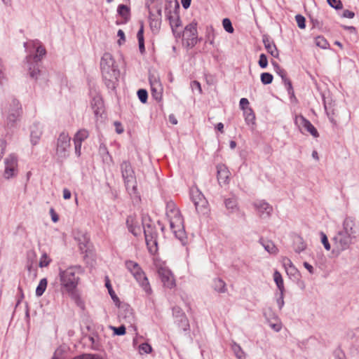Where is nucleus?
<instances>
[{"label":"nucleus","mask_w":359,"mask_h":359,"mask_svg":"<svg viewBox=\"0 0 359 359\" xmlns=\"http://www.w3.org/2000/svg\"><path fill=\"white\" fill-rule=\"evenodd\" d=\"M166 217L169 220L170 227L176 238L184 243L186 236L183 219L173 201H168L166 204Z\"/></svg>","instance_id":"obj_1"},{"label":"nucleus","mask_w":359,"mask_h":359,"mask_svg":"<svg viewBox=\"0 0 359 359\" xmlns=\"http://www.w3.org/2000/svg\"><path fill=\"white\" fill-rule=\"evenodd\" d=\"M83 273V269L80 266H69L66 269H60L59 276L61 287L69 294H73L79 282V274Z\"/></svg>","instance_id":"obj_2"},{"label":"nucleus","mask_w":359,"mask_h":359,"mask_svg":"<svg viewBox=\"0 0 359 359\" xmlns=\"http://www.w3.org/2000/svg\"><path fill=\"white\" fill-rule=\"evenodd\" d=\"M100 69L105 83L109 87L118 79L120 74L118 66L116 65L115 60L109 53H104L101 57Z\"/></svg>","instance_id":"obj_3"},{"label":"nucleus","mask_w":359,"mask_h":359,"mask_svg":"<svg viewBox=\"0 0 359 359\" xmlns=\"http://www.w3.org/2000/svg\"><path fill=\"white\" fill-rule=\"evenodd\" d=\"M22 109L19 100L11 98L2 109V114L6 117V125L8 128H13L20 120Z\"/></svg>","instance_id":"obj_4"},{"label":"nucleus","mask_w":359,"mask_h":359,"mask_svg":"<svg viewBox=\"0 0 359 359\" xmlns=\"http://www.w3.org/2000/svg\"><path fill=\"white\" fill-rule=\"evenodd\" d=\"M33 46L36 47V54L34 55H28L26 57V62L27 63L28 74L29 76L37 80L41 75V71L39 69L38 62L46 55L45 48L40 44L39 41H33Z\"/></svg>","instance_id":"obj_5"},{"label":"nucleus","mask_w":359,"mask_h":359,"mask_svg":"<svg viewBox=\"0 0 359 359\" xmlns=\"http://www.w3.org/2000/svg\"><path fill=\"white\" fill-rule=\"evenodd\" d=\"M126 269L132 273L135 280L138 282L140 287L148 294H151L152 290L144 272L140 265L133 261L127 260L125 262Z\"/></svg>","instance_id":"obj_6"},{"label":"nucleus","mask_w":359,"mask_h":359,"mask_svg":"<svg viewBox=\"0 0 359 359\" xmlns=\"http://www.w3.org/2000/svg\"><path fill=\"white\" fill-rule=\"evenodd\" d=\"M122 177L126 189L129 194H135L137 192V182L134 170L129 161H125L121 164Z\"/></svg>","instance_id":"obj_7"},{"label":"nucleus","mask_w":359,"mask_h":359,"mask_svg":"<svg viewBox=\"0 0 359 359\" xmlns=\"http://www.w3.org/2000/svg\"><path fill=\"white\" fill-rule=\"evenodd\" d=\"M71 148V137L69 134L62 132L57 140L55 155L60 161L65 160L69 154Z\"/></svg>","instance_id":"obj_8"},{"label":"nucleus","mask_w":359,"mask_h":359,"mask_svg":"<svg viewBox=\"0 0 359 359\" xmlns=\"http://www.w3.org/2000/svg\"><path fill=\"white\" fill-rule=\"evenodd\" d=\"M190 196L198 212L205 213L208 210V201L197 187L190 189Z\"/></svg>","instance_id":"obj_9"},{"label":"nucleus","mask_w":359,"mask_h":359,"mask_svg":"<svg viewBox=\"0 0 359 359\" xmlns=\"http://www.w3.org/2000/svg\"><path fill=\"white\" fill-rule=\"evenodd\" d=\"M157 273L163 285L168 288L175 286V280L173 274L165 264H156Z\"/></svg>","instance_id":"obj_10"},{"label":"nucleus","mask_w":359,"mask_h":359,"mask_svg":"<svg viewBox=\"0 0 359 359\" xmlns=\"http://www.w3.org/2000/svg\"><path fill=\"white\" fill-rule=\"evenodd\" d=\"M294 124L302 133L304 131L309 133L314 137H318L319 134L312 123L301 114L295 115L294 118Z\"/></svg>","instance_id":"obj_11"},{"label":"nucleus","mask_w":359,"mask_h":359,"mask_svg":"<svg viewBox=\"0 0 359 359\" xmlns=\"http://www.w3.org/2000/svg\"><path fill=\"white\" fill-rule=\"evenodd\" d=\"M355 240V238L340 231L333 238L334 245L339 251H344L348 249Z\"/></svg>","instance_id":"obj_12"},{"label":"nucleus","mask_w":359,"mask_h":359,"mask_svg":"<svg viewBox=\"0 0 359 359\" xmlns=\"http://www.w3.org/2000/svg\"><path fill=\"white\" fill-rule=\"evenodd\" d=\"M184 39L188 47L193 48L198 43V32L196 23L191 22L184 29Z\"/></svg>","instance_id":"obj_13"},{"label":"nucleus","mask_w":359,"mask_h":359,"mask_svg":"<svg viewBox=\"0 0 359 359\" xmlns=\"http://www.w3.org/2000/svg\"><path fill=\"white\" fill-rule=\"evenodd\" d=\"M142 224L146 243L149 250H151L153 246L157 245V232L151 224L146 223L145 219H143Z\"/></svg>","instance_id":"obj_14"},{"label":"nucleus","mask_w":359,"mask_h":359,"mask_svg":"<svg viewBox=\"0 0 359 359\" xmlns=\"http://www.w3.org/2000/svg\"><path fill=\"white\" fill-rule=\"evenodd\" d=\"M18 159L14 154H11L5 159L4 177L10 179L17 175Z\"/></svg>","instance_id":"obj_15"},{"label":"nucleus","mask_w":359,"mask_h":359,"mask_svg":"<svg viewBox=\"0 0 359 359\" xmlns=\"http://www.w3.org/2000/svg\"><path fill=\"white\" fill-rule=\"evenodd\" d=\"M260 217H270L273 212V207L264 200H258L252 203Z\"/></svg>","instance_id":"obj_16"},{"label":"nucleus","mask_w":359,"mask_h":359,"mask_svg":"<svg viewBox=\"0 0 359 359\" xmlns=\"http://www.w3.org/2000/svg\"><path fill=\"white\" fill-rule=\"evenodd\" d=\"M172 315L175 319V323H177L178 326L183 330L187 331L189 328V320L183 312L182 309L179 306H174L172 308Z\"/></svg>","instance_id":"obj_17"},{"label":"nucleus","mask_w":359,"mask_h":359,"mask_svg":"<svg viewBox=\"0 0 359 359\" xmlns=\"http://www.w3.org/2000/svg\"><path fill=\"white\" fill-rule=\"evenodd\" d=\"M217 180L220 185L226 184L229 182L230 172L227 167L224 164L217 165Z\"/></svg>","instance_id":"obj_18"},{"label":"nucleus","mask_w":359,"mask_h":359,"mask_svg":"<svg viewBox=\"0 0 359 359\" xmlns=\"http://www.w3.org/2000/svg\"><path fill=\"white\" fill-rule=\"evenodd\" d=\"M272 65H273L276 73L281 77L287 90L290 93V92L292 91V86L290 81L287 78V72L285 69L281 68L277 62H272Z\"/></svg>","instance_id":"obj_19"},{"label":"nucleus","mask_w":359,"mask_h":359,"mask_svg":"<svg viewBox=\"0 0 359 359\" xmlns=\"http://www.w3.org/2000/svg\"><path fill=\"white\" fill-rule=\"evenodd\" d=\"M354 220L351 217H346L343 222V229L342 230H340V231L356 238V231L354 229Z\"/></svg>","instance_id":"obj_20"},{"label":"nucleus","mask_w":359,"mask_h":359,"mask_svg":"<svg viewBox=\"0 0 359 359\" xmlns=\"http://www.w3.org/2000/svg\"><path fill=\"white\" fill-rule=\"evenodd\" d=\"M42 135V126L39 123H34L31 127V142L33 145H36Z\"/></svg>","instance_id":"obj_21"},{"label":"nucleus","mask_w":359,"mask_h":359,"mask_svg":"<svg viewBox=\"0 0 359 359\" xmlns=\"http://www.w3.org/2000/svg\"><path fill=\"white\" fill-rule=\"evenodd\" d=\"M306 243L302 237L297 236L294 239L293 248L295 252L300 253L303 252L306 250Z\"/></svg>","instance_id":"obj_22"},{"label":"nucleus","mask_w":359,"mask_h":359,"mask_svg":"<svg viewBox=\"0 0 359 359\" xmlns=\"http://www.w3.org/2000/svg\"><path fill=\"white\" fill-rule=\"evenodd\" d=\"M263 42L265 46V48L267 50L268 53H270L273 57H278V51L276 45L269 41L268 39H264Z\"/></svg>","instance_id":"obj_23"},{"label":"nucleus","mask_w":359,"mask_h":359,"mask_svg":"<svg viewBox=\"0 0 359 359\" xmlns=\"http://www.w3.org/2000/svg\"><path fill=\"white\" fill-rule=\"evenodd\" d=\"M243 114L246 124L248 126H254L255 123V115L252 109L246 107V109L243 111Z\"/></svg>","instance_id":"obj_24"},{"label":"nucleus","mask_w":359,"mask_h":359,"mask_svg":"<svg viewBox=\"0 0 359 359\" xmlns=\"http://www.w3.org/2000/svg\"><path fill=\"white\" fill-rule=\"evenodd\" d=\"M261 243L265 250H266L271 255H276L278 253V248L273 242L270 241H261Z\"/></svg>","instance_id":"obj_25"},{"label":"nucleus","mask_w":359,"mask_h":359,"mask_svg":"<svg viewBox=\"0 0 359 359\" xmlns=\"http://www.w3.org/2000/svg\"><path fill=\"white\" fill-rule=\"evenodd\" d=\"M273 280H274L279 291L284 292L285 287H284L283 279L282 276L280 273V272L278 271L277 270H276L273 273Z\"/></svg>","instance_id":"obj_26"},{"label":"nucleus","mask_w":359,"mask_h":359,"mask_svg":"<svg viewBox=\"0 0 359 359\" xmlns=\"http://www.w3.org/2000/svg\"><path fill=\"white\" fill-rule=\"evenodd\" d=\"M91 105L93 109H94V112L95 115H97L100 113V111L102 109V101L101 98L99 96H96L93 99V101L91 102Z\"/></svg>","instance_id":"obj_27"},{"label":"nucleus","mask_w":359,"mask_h":359,"mask_svg":"<svg viewBox=\"0 0 359 359\" xmlns=\"http://www.w3.org/2000/svg\"><path fill=\"white\" fill-rule=\"evenodd\" d=\"M137 37L138 39L140 51L142 54H143L145 51L143 25L141 26L140 29L137 32Z\"/></svg>","instance_id":"obj_28"},{"label":"nucleus","mask_w":359,"mask_h":359,"mask_svg":"<svg viewBox=\"0 0 359 359\" xmlns=\"http://www.w3.org/2000/svg\"><path fill=\"white\" fill-rule=\"evenodd\" d=\"M215 290L217 291L218 292L224 293L226 292V283L224 280H222L220 278H216L213 281L212 285Z\"/></svg>","instance_id":"obj_29"},{"label":"nucleus","mask_w":359,"mask_h":359,"mask_svg":"<svg viewBox=\"0 0 359 359\" xmlns=\"http://www.w3.org/2000/svg\"><path fill=\"white\" fill-rule=\"evenodd\" d=\"M226 208L233 212L238 210V203L236 198H229L224 201Z\"/></svg>","instance_id":"obj_30"},{"label":"nucleus","mask_w":359,"mask_h":359,"mask_svg":"<svg viewBox=\"0 0 359 359\" xmlns=\"http://www.w3.org/2000/svg\"><path fill=\"white\" fill-rule=\"evenodd\" d=\"M232 350L238 359H245L246 355L240 345L233 343L231 346Z\"/></svg>","instance_id":"obj_31"},{"label":"nucleus","mask_w":359,"mask_h":359,"mask_svg":"<svg viewBox=\"0 0 359 359\" xmlns=\"http://www.w3.org/2000/svg\"><path fill=\"white\" fill-rule=\"evenodd\" d=\"M48 281L46 278H42L36 289V295L41 297L47 287Z\"/></svg>","instance_id":"obj_32"},{"label":"nucleus","mask_w":359,"mask_h":359,"mask_svg":"<svg viewBox=\"0 0 359 359\" xmlns=\"http://www.w3.org/2000/svg\"><path fill=\"white\" fill-rule=\"evenodd\" d=\"M128 230L131 232L135 236H137L141 233V228L140 226H134L133 224V219L128 218L126 221Z\"/></svg>","instance_id":"obj_33"},{"label":"nucleus","mask_w":359,"mask_h":359,"mask_svg":"<svg viewBox=\"0 0 359 359\" xmlns=\"http://www.w3.org/2000/svg\"><path fill=\"white\" fill-rule=\"evenodd\" d=\"M88 135H89V133L87 130L81 129V130H79L76 133L73 140H77L79 142H83V141H84L86 139L88 138Z\"/></svg>","instance_id":"obj_34"},{"label":"nucleus","mask_w":359,"mask_h":359,"mask_svg":"<svg viewBox=\"0 0 359 359\" xmlns=\"http://www.w3.org/2000/svg\"><path fill=\"white\" fill-rule=\"evenodd\" d=\"M315 43L317 46L323 49H327L329 47L327 41L321 36H318L315 39Z\"/></svg>","instance_id":"obj_35"},{"label":"nucleus","mask_w":359,"mask_h":359,"mask_svg":"<svg viewBox=\"0 0 359 359\" xmlns=\"http://www.w3.org/2000/svg\"><path fill=\"white\" fill-rule=\"evenodd\" d=\"M117 12L118 15H120L123 18H127L130 15V9L129 8L123 4H121L118 6Z\"/></svg>","instance_id":"obj_36"},{"label":"nucleus","mask_w":359,"mask_h":359,"mask_svg":"<svg viewBox=\"0 0 359 359\" xmlns=\"http://www.w3.org/2000/svg\"><path fill=\"white\" fill-rule=\"evenodd\" d=\"M261 81L263 84H270L273 81V75L268 72H264L261 74Z\"/></svg>","instance_id":"obj_37"},{"label":"nucleus","mask_w":359,"mask_h":359,"mask_svg":"<svg viewBox=\"0 0 359 359\" xmlns=\"http://www.w3.org/2000/svg\"><path fill=\"white\" fill-rule=\"evenodd\" d=\"M149 82H150L151 90H156L157 88L161 87V83L158 81V79L156 78L154 75L149 76Z\"/></svg>","instance_id":"obj_38"},{"label":"nucleus","mask_w":359,"mask_h":359,"mask_svg":"<svg viewBox=\"0 0 359 359\" xmlns=\"http://www.w3.org/2000/svg\"><path fill=\"white\" fill-rule=\"evenodd\" d=\"M222 25L224 29L226 32L228 33H233V27L232 26L231 22L229 18H224L222 20Z\"/></svg>","instance_id":"obj_39"},{"label":"nucleus","mask_w":359,"mask_h":359,"mask_svg":"<svg viewBox=\"0 0 359 359\" xmlns=\"http://www.w3.org/2000/svg\"><path fill=\"white\" fill-rule=\"evenodd\" d=\"M137 96L139 100L142 103H146L148 98L147 91L144 89H140L137 90Z\"/></svg>","instance_id":"obj_40"},{"label":"nucleus","mask_w":359,"mask_h":359,"mask_svg":"<svg viewBox=\"0 0 359 359\" xmlns=\"http://www.w3.org/2000/svg\"><path fill=\"white\" fill-rule=\"evenodd\" d=\"M50 262V259L48 257L46 253H43L42 256L41 257L40 262H39V266L41 268L46 267L48 266V264Z\"/></svg>","instance_id":"obj_41"},{"label":"nucleus","mask_w":359,"mask_h":359,"mask_svg":"<svg viewBox=\"0 0 359 359\" xmlns=\"http://www.w3.org/2000/svg\"><path fill=\"white\" fill-rule=\"evenodd\" d=\"M328 4L336 10H340L343 8V4L340 0H327Z\"/></svg>","instance_id":"obj_42"},{"label":"nucleus","mask_w":359,"mask_h":359,"mask_svg":"<svg viewBox=\"0 0 359 359\" xmlns=\"http://www.w3.org/2000/svg\"><path fill=\"white\" fill-rule=\"evenodd\" d=\"M320 235L321 242H322L323 245H324V248H325V250H330L331 248V246L328 241L326 234L324 232L321 231Z\"/></svg>","instance_id":"obj_43"},{"label":"nucleus","mask_w":359,"mask_h":359,"mask_svg":"<svg viewBox=\"0 0 359 359\" xmlns=\"http://www.w3.org/2000/svg\"><path fill=\"white\" fill-rule=\"evenodd\" d=\"M100 356L97 355L83 353L77 356H75L73 359H100Z\"/></svg>","instance_id":"obj_44"},{"label":"nucleus","mask_w":359,"mask_h":359,"mask_svg":"<svg viewBox=\"0 0 359 359\" xmlns=\"http://www.w3.org/2000/svg\"><path fill=\"white\" fill-rule=\"evenodd\" d=\"M259 65L262 69L266 68L268 65L267 57L264 53H262L259 55Z\"/></svg>","instance_id":"obj_45"},{"label":"nucleus","mask_w":359,"mask_h":359,"mask_svg":"<svg viewBox=\"0 0 359 359\" xmlns=\"http://www.w3.org/2000/svg\"><path fill=\"white\" fill-rule=\"evenodd\" d=\"M296 22L297 23L298 27L300 29H304L306 27L305 25V18L302 16V15H297L295 16Z\"/></svg>","instance_id":"obj_46"},{"label":"nucleus","mask_w":359,"mask_h":359,"mask_svg":"<svg viewBox=\"0 0 359 359\" xmlns=\"http://www.w3.org/2000/svg\"><path fill=\"white\" fill-rule=\"evenodd\" d=\"M111 328L113 330L114 333L116 335L121 336L126 333V327L124 325H121L118 327L111 326Z\"/></svg>","instance_id":"obj_47"},{"label":"nucleus","mask_w":359,"mask_h":359,"mask_svg":"<svg viewBox=\"0 0 359 359\" xmlns=\"http://www.w3.org/2000/svg\"><path fill=\"white\" fill-rule=\"evenodd\" d=\"M140 351L145 353H150L152 351V348L149 344L143 343L140 346Z\"/></svg>","instance_id":"obj_48"},{"label":"nucleus","mask_w":359,"mask_h":359,"mask_svg":"<svg viewBox=\"0 0 359 359\" xmlns=\"http://www.w3.org/2000/svg\"><path fill=\"white\" fill-rule=\"evenodd\" d=\"M149 20V25L151 29H154L155 28L156 30H158L160 28L161 22L158 20L152 19L150 16Z\"/></svg>","instance_id":"obj_49"},{"label":"nucleus","mask_w":359,"mask_h":359,"mask_svg":"<svg viewBox=\"0 0 359 359\" xmlns=\"http://www.w3.org/2000/svg\"><path fill=\"white\" fill-rule=\"evenodd\" d=\"M74 143L75 154L77 156H80L82 142H79L77 140H74Z\"/></svg>","instance_id":"obj_50"},{"label":"nucleus","mask_w":359,"mask_h":359,"mask_svg":"<svg viewBox=\"0 0 359 359\" xmlns=\"http://www.w3.org/2000/svg\"><path fill=\"white\" fill-rule=\"evenodd\" d=\"M6 79L5 75V67L3 64V61L0 59V83H1L2 81Z\"/></svg>","instance_id":"obj_51"},{"label":"nucleus","mask_w":359,"mask_h":359,"mask_svg":"<svg viewBox=\"0 0 359 359\" xmlns=\"http://www.w3.org/2000/svg\"><path fill=\"white\" fill-rule=\"evenodd\" d=\"M191 87L193 90H197L199 93H202L201 86V84H200V83L198 81H192L191 83Z\"/></svg>","instance_id":"obj_52"},{"label":"nucleus","mask_w":359,"mask_h":359,"mask_svg":"<svg viewBox=\"0 0 359 359\" xmlns=\"http://www.w3.org/2000/svg\"><path fill=\"white\" fill-rule=\"evenodd\" d=\"M283 295L284 292H280V295L277 298V304L278 306V308L281 309L283 306H284V299H283Z\"/></svg>","instance_id":"obj_53"},{"label":"nucleus","mask_w":359,"mask_h":359,"mask_svg":"<svg viewBox=\"0 0 359 359\" xmlns=\"http://www.w3.org/2000/svg\"><path fill=\"white\" fill-rule=\"evenodd\" d=\"M240 107L243 110V111H245V109H246L245 107H247L248 104H249V101L247 98H241L240 100Z\"/></svg>","instance_id":"obj_54"},{"label":"nucleus","mask_w":359,"mask_h":359,"mask_svg":"<svg viewBox=\"0 0 359 359\" xmlns=\"http://www.w3.org/2000/svg\"><path fill=\"white\" fill-rule=\"evenodd\" d=\"M355 16V13L353 11L349 10H345L343 12L342 17L346 18H353Z\"/></svg>","instance_id":"obj_55"},{"label":"nucleus","mask_w":359,"mask_h":359,"mask_svg":"<svg viewBox=\"0 0 359 359\" xmlns=\"http://www.w3.org/2000/svg\"><path fill=\"white\" fill-rule=\"evenodd\" d=\"M114 126L116 128V132L118 134H121L123 132V127L122 126L121 123L120 122L116 121L114 123Z\"/></svg>","instance_id":"obj_56"},{"label":"nucleus","mask_w":359,"mask_h":359,"mask_svg":"<svg viewBox=\"0 0 359 359\" xmlns=\"http://www.w3.org/2000/svg\"><path fill=\"white\" fill-rule=\"evenodd\" d=\"M117 36L120 38L118 41L119 45L122 43L121 41H125V34L122 29H119L117 32Z\"/></svg>","instance_id":"obj_57"},{"label":"nucleus","mask_w":359,"mask_h":359,"mask_svg":"<svg viewBox=\"0 0 359 359\" xmlns=\"http://www.w3.org/2000/svg\"><path fill=\"white\" fill-rule=\"evenodd\" d=\"M62 193H63L64 199L67 200L71 198L72 194H71V191L68 189L65 188L62 191Z\"/></svg>","instance_id":"obj_58"},{"label":"nucleus","mask_w":359,"mask_h":359,"mask_svg":"<svg viewBox=\"0 0 359 359\" xmlns=\"http://www.w3.org/2000/svg\"><path fill=\"white\" fill-rule=\"evenodd\" d=\"M62 354V350L61 348H57L53 355V359H61Z\"/></svg>","instance_id":"obj_59"},{"label":"nucleus","mask_w":359,"mask_h":359,"mask_svg":"<svg viewBox=\"0 0 359 359\" xmlns=\"http://www.w3.org/2000/svg\"><path fill=\"white\" fill-rule=\"evenodd\" d=\"M303 264H304V266L308 270V271L311 274L314 273V269H313V266H311L310 264H309L306 262H304Z\"/></svg>","instance_id":"obj_60"},{"label":"nucleus","mask_w":359,"mask_h":359,"mask_svg":"<svg viewBox=\"0 0 359 359\" xmlns=\"http://www.w3.org/2000/svg\"><path fill=\"white\" fill-rule=\"evenodd\" d=\"M50 213L51 215V219L54 222H57L59 219V217H58V215L56 214V212H55V210L51 208L50 210Z\"/></svg>","instance_id":"obj_61"},{"label":"nucleus","mask_w":359,"mask_h":359,"mask_svg":"<svg viewBox=\"0 0 359 359\" xmlns=\"http://www.w3.org/2000/svg\"><path fill=\"white\" fill-rule=\"evenodd\" d=\"M170 25L172 27V28L173 29V27H178L179 26H180V20L179 19V18H177L176 20H171L170 19Z\"/></svg>","instance_id":"obj_62"},{"label":"nucleus","mask_w":359,"mask_h":359,"mask_svg":"<svg viewBox=\"0 0 359 359\" xmlns=\"http://www.w3.org/2000/svg\"><path fill=\"white\" fill-rule=\"evenodd\" d=\"M269 325L273 330H274L276 332L280 331L281 329V324L278 323H270Z\"/></svg>","instance_id":"obj_63"},{"label":"nucleus","mask_w":359,"mask_h":359,"mask_svg":"<svg viewBox=\"0 0 359 359\" xmlns=\"http://www.w3.org/2000/svg\"><path fill=\"white\" fill-rule=\"evenodd\" d=\"M111 299L114 300V302H118L119 299L118 298V297L116 295L114 291L112 290V288H109V292Z\"/></svg>","instance_id":"obj_64"}]
</instances>
